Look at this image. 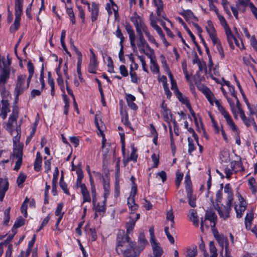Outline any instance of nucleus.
Segmentation results:
<instances>
[{"label": "nucleus", "mask_w": 257, "mask_h": 257, "mask_svg": "<svg viewBox=\"0 0 257 257\" xmlns=\"http://www.w3.org/2000/svg\"><path fill=\"white\" fill-rule=\"evenodd\" d=\"M98 5L93 3L91 5V21L94 22L97 20V16L98 14Z\"/></svg>", "instance_id": "nucleus-20"}, {"label": "nucleus", "mask_w": 257, "mask_h": 257, "mask_svg": "<svg viewBox=\"0 0 257 257\" xmlns=\"http://www.w3.org/2000/svg\"><path fill=\"white\" fill-rule=\"evenodd\" d=\"M10 72L8 70L4 69L0 74V82L5 83L7 79L9 78Z\"/></svg>", "instance_id": "nucleus-29"}, {"label": "nucleus", "mask_w": 257, "mask_h": 257, "mask_svg": "<svg viewBox=\"0 0 257 257\" xmlns=\"http://www.w3.org/2000/svg\"><path fill=\"white\" fill-rule=\"evenodd\" d=\"M1 102L2 106L0 115L3 119H5L7 116V113L10 111L9 103L8 100L5 99H3Z\"/></svg>", "instance_id": "nucleus-8"}, {"label": "nucleus", "mask_w": 257, "mask_h": 257, "mask_svg": "<svg viewBox=\"0 0 257 257\" xmlns=\"http://www.w3.org/2000/svg\"><path fill=\"white\" fill-rule=\"evenodd\" d=\"M17 118V117L11 115L9 118V120L7 123L8 128H9L10 130H12L13 127V123L14 121H16Z\"/></svg>", "instance_id": "nucleus-47"}, {"label": "nucleus", "mask_w": 257, "mask_h": 257, "mask_svg": "<svg viewBox=\"0 0 257 257\" xmlns=\"http://www.w3.org/2000/svg\"><path fill=\"white\" fill-rule=\"evenodd\" d=\"M11 210V207H9L8 208L6 209V210L4 212V224L6 225H7L8 224V223L10 221V212Z\"/></svg>", "instance_id": "nucleus-34"}, {"label": "nucleus", "mask_w": 257, "mask_h": 257, "mask_svg": "<svg viewBox=\"0 0 257 257\" xmlns=\"http://www.w3.org/2000/svg\"><path fill=\"white\" fill-rule=\"evenodd\" d=\"M212 43L214 45H216V49L220 54L221 58L224 57V54L223 48L221 46L220 42L218 38L216 37V34L210 37Z\"/></svg>", "instance_id": "nucleus-7"}, {"label": "nucleus", "mask_w": 257, "mask_h": 257, "mask_svg": "<svg viewBox=\"0 0 257 257\" xmlns=\"http://www.w3.org/2000/svg\"><path fill=\"white\" fill-rule=\"evenodd\" d=\"M23 149L21 147L14 148L13 153L10 158L16 157L18 158L16 162V165L14 169L15 171H18L22 164Z\"/></svg>", "instance_id": "nucleus-2"}, {"label": "nucleus", "mask_w": 257, "mask_h": 257, "mask_svg": "<svg viewBox=\"0 0 257 257\" xmlns=\"http://www.w3.org/2000/svg\"><path fill=\"white\" fill-rule=\"evenodd\" d=\"M161 63L162 64V66L165 72L169 71L170 70L169 67L167 63V61L166 60L165 57L164 55H162L161 56Z\"/></svg>", "instance_id": "nucleus-46"}, {"label": "nucleus", "mask_w": 257, "mask_h": 257, "mask_svg": "<svg viewBox=\"0 0 257 257\" xmlns=\"http://www.w3.org/2000/svg\"><path fill=\"white\" fill-rule=\"evenodd\" d=\"M187 197L188 199V203L192 207H195L196 206V197L193 196L192 194V192H191V194L190 195H188V194H187Z\"/></svg>", "instance_id": "nucleus-32"}, {"label": "nucleus", "mask_w": 257, "mask_h": 257, "mask_svg": "<svg viewBox=\"0 0 257 257\" xmlns=\"http://www.w3.org/2000/svg\"><path fill=\"white\" fill-rule=\"evenodd\" d=\"M205 95L206 96V98H207L208 101L210 102V103L211 105L213 104V98H215L213 94L212 93V92L208 89L207 88V90L205 92Z\"/></svg>", "instance_id": "nucleus-45"}, {"label": "nucleus", "mask_w": 257, "mask_h": 257, "mask_svg": "<svg viewBox=\"0 0 257 257\" xmlns=\"http://www.w3.org/2000/svg\"><path fill=\"white\" fill-rule=\"evenodd\" d=\"M207 26L206 27V29L209 35V37L216 35V31L213 27L212 22L209 20L207 21Z\"/></svg>", "instance_id": "nucleus-25"}, {"label": "nucleus", "mask_w": 257, "mask_h": 257, "mask_svg": "<svg viewBox=\"0 0 257 257\" xmlns=\"http://www.w3.org/2000/svg\"><path fill=\"white\" fill-rule=\"evenodd\" d=\"M185 29L187 31L188 34L189 35V36H190L193 43L195 44V45L197 47L198 51L199 52H201L200 48L198 44L197 43V42L195 41V37L194 35L192 33V32H191V31L189 30V29L188 28L185 27Z\"/></svg>", "instance_id": "nucleus-30"}, {"label": "nucleus", "mask_w": 257, "mask_h": 257, "mask_svg": "<svg viewBox=\"0 0 257 257\" xmlns=\"http://www.w3.org/2000/svg\"><path fill=\"white\" fill-rule=\"evenodd\" d=\"M90 186H91V191L92 197V203L95 204V202L97 201L96 191V189H95V184L90 185Z\"/></svg>", "instance_id": "nucleus-43"}, {"label": "nucleus", "mask_w": 257, "mask_h": 257, "mask_svg": "<svg viewBox=\"0 0 257 257\" xmlns=\"http://www.w3.org/2000/svg\"><path fill=\"white\" fill-rule=\"evenodd\" d=\"M78 9L79 10V16L82 20V23H84L85 22V13L84 12L81 7V6H78Z\"/></svg>", "instance_id": "nucleus-55"}, {"label": "nucleus", "mask_w": 257, "mask_h": 257, "mask_svg": "<svg viewBox=\"0 0 257 257\" xmlns=\"http://www.w3.org/2000/svg\"><path fill=\"white\" fill-rule=\"evenodd\" d=\"M25 89V88L24 87L16 86V87L15 89V94L16 95V99H18L19 95L23 93Z\"/></svg>", "instance_id": "nucleus-42"}, {"label": "nucleus", "mask_w": 257, "mask_h": 257, "mask_svg": "<svg viewBox=\"0 0 257 257\" xmlns=\"http://www.w3.org/2000/svg\"><path fill=\"white\" fill-rule=\"evenodd\" d=\"M185 184L186 193L188 195H190L191 192H192L191 180H185Z\"/></svg>", "instance_id": "nucleus-38"}, {"label": "nucleus", "mask_w": 257, "mask_h": 257, "mask_svg": "<svg viewBox=\"0 0 257 257\" xmlns=\"http://www.w3.org/2000/svg\"><path fill=\"white\" fill-rule=\"evenodd\" d=\"M15 17H21L23 13V6H15Z\"/></svg>", "instance_id": "nucleus-53"}, {"label": "nucleus", "mask_w": 257, "mask_h": 257, "mask_svg": "<svg viewBox=\"0 0 257 257\" xmlns=\"http://www.w3.org/2000/svg\"><path fill=\"white\" fill-rule=\"evenodd\" d=\"M43 90L41 88V90L38 89H33L31 92V96L32 98H34L36 96H40Z\"/></svg>", "instance_id": "nucleus-59"}, {"label": "nucleus", "mask_w": 257, "mask_h": 257, "mask_svg": "<svg viewBox=\"0 0 257 257\" xmlns=\"http://www.w3.org/2000/svg\"><path fill=\"white\" fill-rule=\"evenodd\" d=\"M152 159L153 161L154 162V167L157 168L159 163V157H158L157 155L155 153H154L152 155Z\"/></svg>", "instance_id": "nucleus-61"}, {"label": "nucleus", "mask_w": 257, "mask_h": 257, "mask_svg": "<svg viewBox=\"0 0 257 257\" xmlns=\"http://www.w3.org/2000/svg\"><path fill=\"white\" fill-rule=\"evenodd\" d=\"M225 29V34L227 36V39L229 45L232 49H233L234 47L232 42V39L234 38V36L233 35L228 25L224 27Z\"/></svg>", "instance_id": "nucleus-10"}, {"label": "nucleus", "mask_w": 257, "mask_h": 257, "mask_svg": "<svg viewBox=\"0 0 257 257\" xmlns=\"http://www.w3.org/2000/svg\"><path fill=\"white\" fill-rule=\"evenodd\" d=\"M230 210L231 208H228L225 205H222L221 206V210L222 211V216L220 217L223 218L224 220H226L229 217Z\"/></svg>", "instance_id": "nucleus-28"}, {"label": "nucleus", "mask_w": 257, "mask_h": 257, "mask_svg": "<svg viewBox=\"0 0 257 257\" xmlns=\"http://www.w3.org/2000/svg\"><path fill=\"white\" fill-rule=\"evenodd\" d=\"M153 250L154 256L161 257L163 250L162 248L157 243L156 240L151 241Z\"/></svg>", "instance_id": "nucleus-9"}, {"label": "nucleus", "mask_w": 257, "mask_h": 257, "mask_svg": "<svg viewBox=\"0 0 257 257\" xmlns=\"http://www.w3.org/2000/svg\"><path fill=\"white\" fill-rule=\"evenodd\" d=\"M44 64H42V68L40 72V81L41 84V89L42 90H43L45 88V81H44Z\"/></svg>", "instance_id": "nucleus-37"}, {"label": "nucleus", "mask_w": 257, "mask_h": 257, "mask_svg": "<svg viewBox=\"0 0 257 257\" xmlns=\"http://www.w3.org/2000/svg\"><path fill=\"white\" fill-rule=\"evenodd\" d=\"M244 124L246 125L247 127H249L254 122V120L253 117H246L244 119L242 120Z\"/></svg>", "instance_id": "nucleus-54"}, {"label": "nucleus", "mask_w": 257, "mask_h": 257, "mask_svg": "<svg viewBox=\"0 0 257 257\" xmlns=\"http://www.w3.org/2000/svg\"><path fill=\"white\" fill-rule=\"evenodd\" d=\"M188 216L190 220L193 222V224L198 227L199 225V220L198 219L196 211L192 209H190L189 211Z\"/></svg>", "instance_id": "nucleus-16"}, {"label": "nucleus", "mask_w": 257, "mask_h": 257, "mask_svg": "<svg viewBox=\"0 0 257 257\" xmlns=\"http://www.w3.org/2000/svg\"><path fill=\"white\" fill-rule=\"evenodd\" d=\"M60 71V66L59 65L58 67L56 69V73L58 76V77L57 79V81L58 84L59 86H62L63 87V84H64L63 79L62 78V76Z\"/></svg>", "instance_id": "nucleus-35"}, {"label": "nucleus", "mask_w": 257, "mask_h": 257, "mask_svg": "<svg viewBox=\"0 0 257 257\" xmlns=\"http://www.w3.org/2000/svg\"><path fill=\"white\" fill-rule=\"evenodd\" d=\"M27 67H28L29 74H33V75L34 73V66L33 64L31 61H29L28 63Z\"/></svg>", "instance_id": "nucleus-63"}, {"label": "nucleus", "mask_w": 257, "mask_h": 257, "mask_svg": "<svg viewBox=\"0 0 257 257\" xmlns=\"http://www.w3.org/2000/svg\"><path fill=\"white\" fill-rule=\"evenodd\" d=\"M80 188L81 193L83 197V203L85 202H90L91 201V197L85 184L82 185Z\"/></svg>", "instance_id": "nucleus-12"}, {"label": "nucleus", "mask_w": 257, "mask_h": 257, "mask_svg": "<svg viewBox=\"0 0 257 257\" xmlns=\"http://www.w3.org/2000/svg\"><path fill=\"white\" fill-rule=\"evenodd\" d=\"M59 172L58 168L56 167L55 169L54 172L53 173V179L52 183H56L57 184V180L59 176Z\"/></svg>", "instance_id": "nucleus-52"}, {"label": "nucleus", "mask_w": 257, "mask_h": 257, "mask_svg": "<svg viewBox=\"0 0 257 257\" xmlns=\"http://www.w3.org/2000/svg\"><path fill=\"white\" fill-rule=\"evenodd\" d=\"M135 196L130 195L127 199L128 206L132 211H136L138 207V205L135 203Z\"/></svg>", "instance_id": "nucleus-19"}, {"label": "nucleus", "mask_w": 257, "mask_h": 257, "mask_svg": "<svg viewBox=\"0 0 257 257\" xmlns=\"http://www.w3.org/2000/svg\"><path fill=\"white\" fill-rule=\"evenodd\" d=\"M208 220L213 222L212 227H214L217 220V216L215 212L211 210H206L205 215V220Z\"/></svg>", "instance_id": "nucleus-13"}, {"label": "nucleus", "mask_w": 257, "mask_h": 257, "mask_svg": "<svg viewBox=\"0 0 257 257\" xmlns=\"http://www.w3.org/2000/svg\"><path fill=\"white\" fill-rule=\"evenodd\" d=\"M25 222V220L22 218V217H18L15 222V227H20L23 225H24Z\"/></svg>", "instance_id": "nucleus-44"}, {"label": "nucleus", "mask_w": 257, "mask_h": 257, "mask_svg": "<svg viewBox=\"0 0 257 257\" xmlns=\"http://www.w3.org/2000/svg\"><path fill=\"white\" fill-rule=\"evenodd\" d=\"M26 78V75H20L18 76L17 83L16 86L23 87L25 79Z\"/></svg>", "instance_id": "nucleus-33"}, {"label": "nucleus", "mask_w": 257, "mask_h": 257, "mask_svg": "<svg viewBox=\"0 0 257 257\" xmlns=\"http://www.w3.org/2000/svg\"><path fill=\"white\" fill-rule=\"evenodd\" d=\"M226 97L227 101L229 103V105L231 108V111H232V112L233 113V114H234V117H236L237 115L236 114V110L234 108L233 101L230 98H228L227 96H226Z\"/></svg>", "instance_id": "nucleus-48"}, {"label": "nucleus", "mask_w": 257, "mask_h": 257, "mask_svg": "<svg viewBox=\"0 0 257 257\" xmlns=\"http://www.w3.org/2000/svg\"><path fill=\"white\" fill-rule=\"evenodd\" d=\"M214 236L215 237V238L218 241L219 244L220 245V246L221 247V251L220 252V255L222 256V252H223V246H224V244L225 246V252L227 253V251H229L228 239H227V237L224 236L223 235L215 234L214 233Z\"/></svg>", "instance_id": "nucleus-4"}, {"label": "nucleus", "mask_w": 257, "mask_h": 257, "mask_svg": "<svg viewBox=\"0 0 257 257\" xmlns=\"http://www.w3.org/2000/svg\"><path fill=\"white\" fill-rule=\"evenodd\" d=\"M27 176L23 172H21L17 178V183L18 184V186L22 188L23 187V183L25 181L26 179Z\"/></svg>", "instance_id": "nucleus-27"}, {"label": "nucleus", "mask_w": 257, "mask_h": 257, "mask_svg": "<svg viewBox=\"0 0 257 257\" xmlns=\"http://www.w3.org/2000/svg\"><path fill=\"white\" fill-rule=\"evenodd\" d=\"M21 17H15L14 23L10 28V31L11 33H14L17 31L20 26Z\"/></svg>", "instance_id": "nucleus-23"}, {"label": "nucleus", "mask_w": 257, "mask_h": 257, "mask_svg": "<svg viewBox=\"0 0 257 257\" xmlns=\"http://www.w3.org/2000/svg\"><path fill=\"white\" fill-rule=\"evenodd\" d=\"M67 13L69 15L72 24H73V25L75 24V23H76L75 18V15L73 13V11L72 9L71 8H67Z\"/></svg>", "instance_id": "nucleus-39"}, {"label": "nucleus", "mask_w": 257, "mask_h": 257, "mask_svg": "<svg viewBox=\"0 0 257 257\" xmlns=\"http://www.w3.org/2000/svg\"><path fill=\"white\" fill-rule=\"evenodd\" d=\"M50 216L48 215L42 221V224L40 228L38 229L37 231H39L41 230L44 226H45L48 223L50 220Z\"/></svg>", "instance_id": "nucleus-56"}, {"label": "nucleus", "mask_w": 257, "mask_h": 257, "mask_svg": "<svg viewBox=\"0 0 257 257\" xmlns=\"http://www.w3.org/2000/svg\"><path fill=\"white\" fill-rule=\"evenodd\" d=\"M115 250L118 254L122 253L124 257H139L141 252L137 248L136 243L131 240L128 235L117 237Z\"/></svg>", "instance_id": "nucleus-1"}, {"label": "nucleus", "mask_w": 257, "mask_h": 257, "mask_svg": "<svg viewBox=\"0 0 257 257\" xmlns=\"http://www.w3.org/2000/svg\"><path fill=\"white\" fill-rule=\"evenodd\" d=\"M180 15L184 18L187 22H188L190 20L195 22L198 21L197 18L194 16L191 10H184L182 13H180Z\"/></svg>", "instance_id": "nucleus-11"}, {"label": "nucleus", "mask_w": 257, "mask_h": 257, "mask_svg": "<svg viewBox=\"0 0 257 257\" xmlns=\"http://www.w3.org/2000/svg\"><path fill=\"white\" fill-rule=\"evenodd\" d=\"M92 57L90 58L88 68V72L90 73L96 74V68L98 65L97 57L92 49L90 50Z\"/></svg>", "instance_id": "nucleus-5"}, {"label": "nucleus", "mask_w": 257, "mask_h": 257, "mask_svg": "<svg viewBox=\"0 0 257 257\" xmlns=\"http://www.w3.org/2000/svg\"><path fill=\"white\" fill-rule=\"evenodd\" d=\"M174 93L178 100L183 104L186 103V100H189L187 98L183 97L182 93L179 90H176Z\"/></svg>", "instance_id": "nucleus-36"}, {"label": "nucleus", "mask_w": 257, "mask_h": 257, "mask_svg": "<svg viewBox=\"0 0 257 257\" xmlns=\"http://www.w3.org/2000/svg\"><path fill=\"white\" fill-rule=\"evenodd\" d=\"M135 224H136L135 220H134V219H130V221L128 222H127L125 225V226L126 228V234H125V235L119 234V235H118L117 237L118 236L120 237H121L122 236L128 235V234L130 233L132 231H133L134 227L135 225Z\"/></svg>", "instance_id": "nucleus-21"}, {"label": "nucleus", "mask_w": 257, "mask_h": 257, "mask_svg": "<svg viewBox=\"0 0 257 257\" xmlns=\"http://www.w3.org/2000/svg\"><path fill=\"white\" fill-rule=\"evenodd\" d=\"M136 151L137 150L134 147H133L130 157L128 158L130 160H133L135 162H137L138 158V155L136 154Z\"/></svg>", "instance_id": "nucleus-51"}, {"label": "nucleus", "mask_w": 257, "mask_h": 257, "mask_svg": "<svg viewBox=\"0 0 257 257\" xmlns=\"http://www.w3.org/2000/svg\"><path fill=\"white\" fill-rule=\"evenodd\" d=\"M188 142L189 146L188 153L191 154L196 149V147L193 144L192 139L190 137L188 138Z\"/></svg>", "instance_id": "nucleus-41"}, {"label": "nucleus", "mask_w": 257, "mask_h": 257, "mask_svg": "<svg viewBox=\"0 0 257 257\" xmlns=\"http://www.w3.org/2000/svg\"><path fill=\"white\" fill-rule=\"evenodd\" d=\"M124 28L129 36L131 46L133 50L135 51L137 50V47L135 43L136 37L135 35V31L133 30L132 26L128 23H125Z\"/></svg>", "instance_id": "nucleus-3"}, {"label": "nucleus", "mask_w": 257, "mask_h": 257, "mask_svg": "<svg viewBox=\"0 0 257 257\" xmlns=\"http://www.w3.org/2000/svg\"><path fill=\"white\" fill-rule=\"evenodd\" d=\"M133 66H131L130 75L131 77V80L133 82L138 83L139 78L138 77L136 73L133 70Z\"/></svg>", "instance_id": "nucleus-40"}, {"label": "nucleus", "mask_w": 257, "mask_h": 257, "mask_svg": "<svg viewBox=\"0 0 257 257\" xmlns=\"http://www.w3.org/2000/svg\"><path fill=\"white\" fill-rule=\"evenodd\" d=\"M106 201L103 200L102 205H100L99 203L97 204V201L95 204L92 203L93 210L95 212H98L99 214H101V213L103 214L106 210Z\"/></svg>", "instance_id": "nucleus-14"}, {"label": "nucleus", "mask_w": 257, "mask_h": 257, "mask_svg": "<svg viewBox=\"0 0 257 257\" xmlns=\"http://www.w3.org/2000/svg\"><path fill=\"white\" fill-rule=\"evenodd\" d=\"M9 182L7 179L0 178V201H2L5 195V193L8 190Z\"/></svg>", "instance_id": "nucleus-6"}, {"label": "nucleus", "mask_w": 257, "mask_h": 257, "mask_svg": "<svg viewBox=\"0 0 257 257\" xmlns=\"http://www.w3.org/2000/svg\"><path fill=\"white\" fill-rule=\"evenodd\" d=\"M63 207V204L62 203H59L57 205L56 210L55 211L56 216H59L61 215V211Z\"/></svg>", "instance_id": "nucleus-58"}, {"label": "nucleus", "mask_w": 257, "mask_h": 257, "mask_svg": "<svg viewBox=\"0 0 257 257\" xmlns=\"http://www.w3.org/2000/svg\"><path fill=\"white\" fill-rule=\"evenodd\" d=\"M42 162V160L40 159H36L34 162V170L36 171H39L41 167V164Z\"/></svg>", "instance_id": "nucleus-50"}, {"label": "nucleus", "mask_w": 257, "mask_h": 257, "mask_svg": "<svg viewBox=\"0 0 257 257\" xmlns=\"http://www.w3.org/2000/svg\"><path fill=\"white\" fill-rule=\"evenodd\" d=\"M197 253V250L196 245H193L187 248L186 256L187 257H194L196 255Z\"/></svg>", "instance_id": "nucleus-26"}, {"label": "nucleus", "mask_w": 257, "mask_h": 257, "mask_svg": "<svg viewBox=\"0 0 257 257\" xmlns=\"http://www.w3.org/2000/svg\"><path fill=\"white\" fill-rule=\"evenodd\" d=\"M59 185L66 194L67 195H70L69 190L67 188V185L65 182H59Z\"/></svg>", "instance_id": "nucleus-49"}, {"label": "nucleus", "mask_w": 257, "mask_h": 257, "mask_svg": "<svg viewBox=\"0 0 257 257\" xmlns=\"http://www.w3.org/2000/svg\"><path fill=\"white\" fill-rule=\"evenodd\" d=\"M209 250L211 253H217V249L213 241H210L209 242Z\"/></svg>", "instance_id": "nucleus-64"}, {"label": "nucleus", "mask_w": 257, "mask_h": 257, "mask_svg": "<svg viewBox=\"0 0 257 257\" xmlns=\"http://www.w3.org/2000/svg\"><path fill=\"white\" fill-rule=\"evenodd\" d=\"M245 209L246 208L245 207L239 208L238 209V208H237L236 207H235V211L236 212V217L238 218H241L242 216V212L244 211Z\"/></svg>", "instance_id": "nucleus-60"}, {"label": "nucleus", "mask_w": 257, "mask_h": 257, "mask_svg": "<svg viewBox=\"0 0 257 257\" xmlns=\"http://www.w3.org/2000/svg\"><path fill=\"white\" fill-rule=\"evenodd\" d=\"M119 70H120V74L123 76L125 77L128 75L127 70L124 65H120L119 67Z\"/></svg>", "instance_id": "nucleus-57"}, {"label": "nucleus", "mask_w": 257, "mask_h": 257, "mask_svg": "<svg viewBox=\"0 0 257 257\" xmlns=\"http://www.w3.org/2000/svg\"><path fill=\"white\" fill-rule=\"evenodd\" d=\"M102 179L103 181V186L104 192L103 194L104 200L106 201V199L108 197L109 194V183L103 177H102Z\"/></svg>", "instance_id": "nucleus-18"}, {"label": "nucleus", "mask_w": 257, "mask_h": 257, "mask_svg": "<svg viewBox=\"0 0 257 257\" xmlns=\"http://www.w3.org/2000/svg\"><path fill=\"white\" fill-rule=\"evenodd\" d=\"M138 242L139 245L138 247H137V248L139 250V252H141L145 248L147 244H148V241L144 234L140 233L139 237Z\"/></svg>", "instance_id": "nucleus-15"}, {"label": "nucleus", "mask_w": 257, "mask_h": 257, "mask_svg": "<svg viewBox=\"0 0 257 257\" xmlns=\"http://www.w3.org/2000/svg\"><path fill=\"white\" fill-rule=\"evenodd\" d=\"M134 16L131 18V21L133 23L135 28H140L141 24L144 23L143 19L139 16L136 12L134 13Z\"/></svg>", "instance_id": "nucleus-17"}, {"label": "nucleus", "mask_w": 257, "mask_h": 257, "mask_svg": "<svg viewBox=\"0 0 257 257\" xmlns=\"http://www.w3.org/2000/svg\"><path fill=\"white\" fill-rule=\"evenodd\" d=\"M151 70L153 72L158 73L159 72V67L156 62V59L151 60Z\"/></svg>", "instance_id": "nucleus-31"}, {"label": "nucleus", "mask_w": 257, "mask_h": 257, "mask_svg": "<svg viewBox=\"0 0 257 257\" xmlns=\"http://www.w3.org/2000/svg\"><path fill=\"white\" fill-rule=\"evenodd\" d=\"M161 108L162 110H161V113L164 116L165 120H167L169 119L168 114L170 113V116L172 117V114L170 112V109H169L167 107V104L164 103V101H163Z\"/></svg>", "instance_id": "nucleus-22"}, {"label": "nucleus", "mask_w": 257, "mask_h": 257, "mask_svg": "<svg viewBox=\"0 0 257 257\" xmlns=\"http://www.w3.org/2000/svg\"><path fill=\"white\" fill-rule=\"evenodd\" d=\"M147 42L145 39L144 37L137 38V44L138 47L140 48L141 52H145L144 45L146 44Z\"/></svg>", "instance_id": "nucleus-24"}, {"label": "nucleus", "mask_w": 257, "mask_h": 257, "mask_svg": "<svg viewBox=\"0 0 257 257\" xmlns=\"http://www.w3.org/2000/svg\"><path fill=\"white\" fill-rule=\"evenodd\" d=\"M251 46L253 48L255 51L257 52V41L254 37L252 36L250 39Z\"/></svg>", "instance_id": "nucleus-62"}]
</instances>
